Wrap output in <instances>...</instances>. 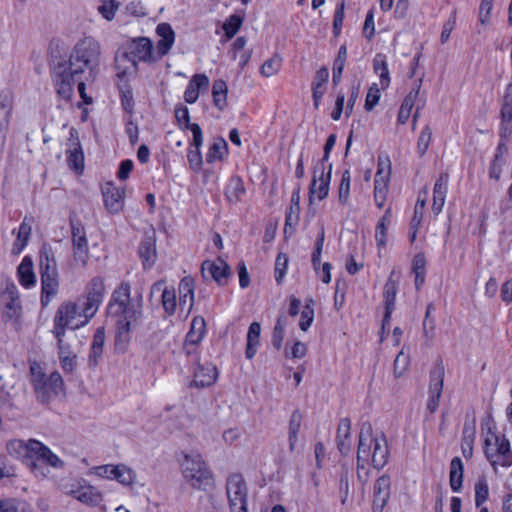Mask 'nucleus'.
Masks as SVG:
<instances>
[{"label":"nucleus","mask_w":512,"mask_h":512,"mask_svg":"<svg viewBox=\"0 0 512 512\" xmlns=\"http://www.w3.org/2000/svg\"><path fill=\"white\" fill-rule=\"evenodd\" d=\"M162 305L168 315H173L176 311L177 301L174 289L165 288L162 292Z\"/></svg>","instance_id":"51"},{"label":"nucleus","mask_w":512,"mask_h":512,"mask_svg":"<svg viewBox=\"0 0 512 512\" xmlns=\"http://www.w3.org/2000/svg\"><path fill=\"white\" fill-rule=\"evenodd\" d=\"M7 451L11 456L20 458L26 466V458L30 453V439L28 441L14 439L7 443Z\"/></svg>","instance_id":"40"},{"label":"nucleus","mask_w":512,"mask_h":512,"mask_svg":"<svg viewBox=\"0 0 512 512\" xmlns=\"http://www.w3.org/2000/svg\"><path fill=\"white\" fill-rule=\"evenodd\" d=\"M175 118L179 124L183 123L184 129H189L193 135V144L201 146L203 144V133L197 123L190 122L189 110L186 106L178 105L175 107Z\"/></svg>","instance_id":"28"},{"label":"nucleus","mask_w":512,"mask_h":512,"mask_svg":"<svg viewBox=\"0 0 512 512\" xmlns=\"http://www.w3.org/2000/svg\"><path fill=\"white\" fill-rule=\"evenodd\" d=\"M73 256L77 263L87 265L89 245L84 225L79 220L70 219Z\"/></svg>","instance_id":"12"},{"label":"nucleus","mask_w":512,"mask_h":512,"mask_svg":"<svg viewBox=\"0 0 512 512\" xmlns=\"http://www.w3.org/2000/svg\"><path fill=\"white\" fill-rule=\"evenodd\" d=\"M226 492L231 512H247V487L242 475L229 476Z\"/></svg>","instance_id":"10"},{"label":"nucleus","mask_w":512,"mask_h":512,"mask_svg":"<svg viewBox=\"0 0 512 512\" xmlns=\"http://www.w3.org/2000/svg\"><path fill=\"white\" fill-rule=\"evenodd\" d=\"M242 18L238 15H231L223 25V29L229 36L235 35L240 29Z\"/></svg>","instance_id":"63"},{"label":"nucleus","mask_w":512,"mask_h":512,"mask_svg":"<svg viewBox=\"0 0 512 512\" xmlns=\"http://www.w3.org/2000/svg\"><path fill=\"white\" fill-rule=\"evenodd\" d=\"M79 313L78 303L71 301L62 303L54 316L52 332L64 336L68 328L75 330L85 326L87 323H83V318L80 317Z\"/></svg>","instance_id":"8"},{"label":"nucleus","mask_w":512,"mask_h":512,"mask_svg":"<svg viewBox=\"0 0 512 512\" xmlns=\"http://www.w3.org/2000/svg\"><path fill=\"white\" fill-rule=\"evenodd\" d=\"M138 256L142 261L145 270L150 269L156 261V239L155 234L145 235L138 247Z\"/></svg>","instance_id":"24"},{"label":"nucleus","mask_w":512,"mask_h":512,"mask_svg":"<svg viewBox=\"0 0 512 512\" xmlns=\"http://www.w3.org/2000/svg\"><path fill=\"white\" fill-rule=\"evenodd\" d=\"M444 367L437 365L430 373L429 397L427 410L430 413L436 412L443 391Z\"/></svg>","instance_id":"19"},{"label":"nucleus","mask_w":512,"mask_h":512,"mask_svg":"<svg viewBox=\"0 0 512 512\" xmlns=\"http://www.w3.org/2000/svg\"><path fill=\"white\" fill-rule=\"evenodd\" d=\"M103 202L107 211L111 214H117L123 210L125 188L114 186L112 183H107L102 189Z\"/></svg>","instance_id":"21"},{"label":"nucleus","mask_w":512,"mask_h":512,"mask_svg":"<svg viewBox=\"0 0 512 512\" xmlns=\"http://www.w3.org/2000/svg\"><path fill=\"white\" fill-rule=\"evenodd\" d=\"M70 67L54 66L50 73L57 95L66 102L74 95L76 76L83 73L82 69L71 70Z\"/></svg>","instance_id":"9"},{"label":"nucleus","mask_w":512,"mask_h":512,"mask_svg":"<svg viewBox=\"0 0 512 512\" xmlns=\"http://www.w3.org/2000/svg\"><path fill=\"white\" fill-rule=\"evenodd\" d=\"M344 9H345V2L344 0L341 1L336 7L335 13H334V19H333V32L336 36H338L341 32L343 20H344Z\"/></svg>","instance_id":"61"},{"label":"nucleus","mask_w":512,"mask_h":512,"mask_svg":"<svg viewBox=\"0 0 512 512\" xmlns=\"http://www.w3.org/2000/svg\"><path fill=\"white\" fill-rule=\"evenodd\" d=\"M63 379L59 372L51 373L46 379L40 382V387L34 386L36 398L41 403H49L63 390Z\"/></svg>","instance_id":"16"},{"label":"nucleus","mask_w":512,"mask_h":512,"mask_svg":"<svg viewBox=\"0 0 512 512\" xmlns=\"http://www.w3.org/2000/svg\"><path fill=\"white\" fill-rule=\"evenodd\" d=\"M300 219V185H298L292 192L291 203L286 212L284 234L285 236H292L295 233L296 227Z\"/></svg>","instance_id":"23"},{"label":"nucleus","mask_w":512,"mask_h":512,"mask_svg":"<svg viewBox=\"0 0 512 512\" xmlns=\"http://www.w3.org/2000/svg\"><path fill=\"white\" fill-rule=\"evenodd\" d=\"M48 376L44 373L43 368L37 362H32L30 364V381L32 387L38 386L40 387V382L46 379Z\"/></svg>","instance_id":"60"},{"label":"nucleus","mask_w":512,"mask_h":512,"mask_svg":"<svg viewBox=\"0 0 512 512\" xmlns=\"http://www.w3.org/2000/svg\"><path fill=\"white\" fill-rule=\"evenodd\" d=\"M246 193L244 183L239 176H232L225 188L224 195L230 204L240 202Z\"/></svg>","instance_id":"34"},{"label":"nucleus","mask_w":512,"mask_h":512,"mask_svg":"<svg viewBox=\"0 0 512 512\" xmlns=\"http://www.w3.org/2000/svg\"><path fill=\"white\" fill-rule=\"evenodd\" d=\"M201 273L204 278L210 277L218 285L224 286L231 275V269L223 259L217 258L214 261L205 260L201 265Z\"/></svg>","instance_id":"18"},{"label":"nucleus","mask_w":512,"mask_h":512,"mask_svg":"<svg viewBox=\"0 0 512 512\" xmlns=\"http://www.w3.org/2000/svg\"><path fill=\"white\" fill-rule=\"evenodd\" d=\"M64 462L42 442L30 439V453L26 458V467L37 478H45L49 467L62 468Z\"/></svg>","instance_id":"4"},{"label":"nucleus","mask_w":512,"mask_h":512,"mask_svg":"<svg viewBox=\"0 0 512 512\" xmlns=\"http://www.w3.org/2000/svg\"><path fill=\"white\" fill-rule=\"evenodd\" d=\"M391 480L387 475L380 476L373 489L372 512H382L390 498Z\"/></svg>","instance_id":"22"},{"label":"nucleus","mask_w":512,"mask_h":512,"mask_svg":"<svg viewBox=\"0 0 512 512\" xmlns=\"http://www.w3.org/2000/svg\"><path fill=\"white\" fill-rule=\"evenodd\" d=\"M159 37L156 47L146 37L134 39L124 53L125 59L132 64L138 62H157L168 54L175 41V32L169 23H160L156 27Z\"/></svg>","instance_id":"2"},{"label":"nucleus","mask_w":512,"mask_h":512,"mask_svg":"<svg viewBox=\"0 0 512 512\" xmlns=\"http://www.w3.org/2000/svg\"><path fill=\"white\" fill-rule=\"evenodd\" d=\"M314 301L312 298L306 300V304L304 309L301 312V318L299 322V327L302 331H307L311 326L314 319Z\"/></svg>","instance_id":"48"},{"label":"nucleus","mask_w":512,"mask_h":512,"mask_svg":"<svg viewBox=\"0 0 512 512\" xmlns=\"http://www.w3.org/2000/svg\"><path fill=\"white\" fill-rule=\"evenodd\" d=\"M41 304L47 306L58 292V271L51 247H43L40 251Z\"/></svg>","instance_id":"5"},{"label":"nucleus","mask_w":512,"mask_h":512,"mask_svg":"<svg viewBox=\"0 0 512 512\" xmlns=\"http://www.w3.org/2000/svg\"><path fill=\"white\" fill-rule=\"evenodd\" d=\"M410 364V357L406 354L403 349L398 353L394 360L393 373L396 378L404 375Z\"/></svg>","instance_id":"54"},{"label":"nucleus","mask_w":512,"mask_h":512,"mask_svg":"<svg viewBox=\"0 0 512 512\" xmlns=\"http://www.w3.org/2000/svg\"><path fill=\"white\" fill-rule=\"evenodd\" d=\"M380 98V90L377 87V84H373L366 95L365 99V109L367 111H371L377 104Z\"/></svg>","instance_id":"62"},{"label":"nucleus","mask_w":512,"mask_h":512,"mask_svg":"<svg viewBox=\"0 0 512 512\" xmlns=\"http://www.w3.org/2000/svg\"><path fill=\"white\" fill-rule=\"evenodd\" d=\"M492 8L493 0L481 1L479 7V21L482 25H486L489 22Z\"/></svg>","instance_id":"64"},{"label":"nucleus","mask_w":512,"mask_h":512,"mask_svg":"<svg viewBox=\"0 0 512 512\" xmlns=\"http://www.w3.org/2000/svg\"><path fill=\"white\" fill-rule=\"evenodd\" d=\"M71 485H64L63 489L67 495H70L89 506H97L102 501L101 492L94 486L86 484L85 481Z\"/></svg>","instance_id":"15"},{"label":"nucleus","mask_w":512,"mask_h":512,"mask_svg":"<svg viewBox=\"0 0 512 512\" xmlns=\"http://www.w3.org/2000/svg\"><path fill=\"white\" fill-rule=\"evenodd\" d=\"M126 75H127L126 70L117 72V77L120 80L117 85H118V89H119V93H120V101H121L123 110L129 114H132L134 111L135 103H134L133 93H132L130 86L128 85L127 81L123 80Z\"/></svg>","instance_id":"32"},{"label":"nucleus","mask_w":512,"mask_h":512,"mask_svg":"<svg viewBox=\"0 0 512 512\" xmlns=\"http://www.w3.org/2000/svg\"><path fill=\"white\" fill-rule=\"evenodd\" d=\"M336 445L342 456L350 454L352 448L351 420L348 417L342 418L339 421L336 433Z\"/></svg>","instance_id":"26"},{"label":"nucleus","mask_w":512,"mask_h":512,"mask_svg":"<svg viewBox=\"0 0 512 512\" xmlns=\"http://www.w3.org/2000/svg\"><path fill=\"white\" fill-rule=\"evenodd\" d=\"M206 334V322L202 316H195L186 334L187 344L198 345Z\"/></svg>","instance_id":"36"},{"label":"nucleus","mask_w":512,"mask_h":512,"mask_svg":"<svg viewBox=\"0 0 512 512\" xmlns=\"http://www.w3.org/2000/svg\"><path fill=\"white\" fill-rule=\"evenodd\" d=\"M17 276L20 284L25 288H30L36 284V276L31 257L25 256L22 259L17 268Z\"/></svg>","instance_id":"33"},{"label":"nucleus","mask_w":512,"mask_h":512,"mask_svg":"<svg viewBox=\"0 0 512 512\" xmlns=\"http://www.w3.org/2000/svg\"><path fill=\"white\" fill-rule=\"evenodd\" d=\"M105 292V282L101 276L91 278L86 284L83 294L77 299L80 307L79 315L83 318V323H89L96 315L103 303Z\"/></svg>","instance_id":"7"},{"label":"nucleus","mask_w":512,"mask_h":512,"mask_svg":"<svg viewBox=\"0 0 512 512\" xmlns=\"http://www.w3.org/2000/svg\"><path fill=\"white\" fill-rule=\"evenodd\" d=\"M286 322H287L286 317L279 316L277 318L276 324L274 326L271 343H272V346L276 350H280L282 348Z\"/></svg>","instance_id":"47"},{"label":"nucleus","mask_w":512,"mask_h":512,"mask_svg":"<svg viewBox=\"0 0 512 512\" xmlns=\"http://www.w3.org/2000/svg\"><path fill=\"white\" fill-rule=\"evenodd\" d=\"M449 174L441 173L433 188L432 212L435 216L442 212L448 192Z\"/></svg>","instance_id":"27"},{"label":"nucleus","mask_w":512,"mask_h":512,"mask_svg":"<svg viewBox=\"0 0 512 512\" xmlns=\"http://www.w3.org/2000/svg\"><path fill=\"white\" fill-rule=\"evenodd\" d=\"M200 147L201 146H197L192 142L187 151V160L189 166L195 172H198L201 169L203 163Z\"/></svg>","instance_id":"49"},{"label":"nucleus","mask_w":512,"mask_h":512,"mask_svg":"<svg viewBox=\"0 0 512 512\" xmlns=\"http://www.w3.org/2000/svg\"><path fill=\"white\" fill-rule=\"evenodd\" d=\"M119 4L115 0H104L98 7V12L108 21L115 17Z\"/></svg>","instance_id":"58"},{"label":"nucleus","mask_w":512,"mask_h":512,"mask_svg":"<svg viewBox=\"0 0 512 512\" xmlns=\"http://www.w3.org/2000/svg\"><path fill=\"white\" fill-rule=\"evenodd\" d=\"M389 210L385 212V215L379 220L375 229V240L378 247H384L387 243V222H388Z\"/></svg>","instance_id":"53"},{"label":"nucleus","mask_w":512,"mask_h":512,"mask_svg":"<svg viewBox=\"0 0 512 512\" xmlns=\"http://www.w3.org/2000/svg\"><path fill=\"white\" fill-rule=\"evenodd\" d=\"M389 448L386 435L381 433L379 436L373 435V428L369 422L361 424L358 447H357V475L360 480L366 481L368 471L362 477L361 471L368 465L381 470L388 462Z\"/></svg>","instance_id":"1"},{"label":"nucleus","mask_w":512,"mask_h":512,"mask_svg":"<svg viewBox=\"0 0 512 512\" xmlns=\"http://www.w3.org/2000/svg\"><path fill=\"white\" fill-rule=\"evenodd\" d=\"M0 512H33L32 507L15 498H0Z\"/></svg>","instance_id":"42"},{"label":"nucleus","mask_w":512,"mask_h":512,"mask_svg":"<svg viewBox=\"0 0 512 512\" xmlns=\"http://www.w3.org/2000/svg\"><path fill=\"white\" fill-rule=\"evenodd\" d=\"M186 482L198 490H207L213 485V474L199 454H185L181 462Z\"/></svg>","instance_id":"6"},{"label":"nucleus","mask_w":512,"mask_h":512,"mask_svg":"<svg viewBox=\"0 0 512 512\" xmlns=\"http://www.w3.org/2000/svg\"><path fill=\"white\" fill-rule=\"evenodd\" d=\"M420 68H422V66H410V71L408 73L409 77L413 78L417 75H420V77L415 80V87L405 97V99L399 109L398 117H397V121L399 124H405L408 121V119L411 115V110L414 106V102L419 94L420 86L422 83V76H423V72H421V73L419 72Z\"/></svg>","instance_id":"17"},{"label":"nucleus","mask_w":512,"mask_h":512,"mask_svg":"<svg viewBox=\"0 0 512 512\" xmlns=\"http://www.w3.org/2000/svg\"><path fill=\"white\" fill-rule=\"evenodd\" d=\"M501 118L504 121H512V82L507 85L503 96Z\"/></svg>","instance_id":"50"},{"label":"nucleus","mask_w":512,"mask_h":512,"mask_svg":"<svg viewBox=\"0 0 512 512\" xmlns=\"http://www.w3.org/2000/svg\"><path fill=\"white\" fill-rule=\"evenodd\" d=\"M388 183L385 180H374V201L378 208H382L386 201Z\"/></svg>","instance_id":"52"},{"label":"nucleus","mask_w":512,"mask_h":512,"mask_svg":"<svg viewBox=\"0 0 512 512\" xmlns=\"http://www.w3.org/2000/svg\"><path fill=\"white\" fill-rule=\"evenodd\" d=\"M377 172L375 174V180H385L389 182L390 174H391V163L389 158L383 160L381 157H378V165Z\"/></svg>","instance_id":"59"},{"label":"nucleus","mask_w":512,"mask_h":512,"mask_svg":"<svg viewBox=\"0 0 512 512\" xmlns=\"http://www.w3.org/2000/svg\"><path fill=\"white\" fill-rule=\"evenodd\" d=\"M261 326L258 322H252L248 328L245 356L252 359L260 342Z\"/></svg>","instance_id":"37"},{"label":"nucleus","mask_w":512,"mask_h":512,"mask_svg":"<svg viewBox=\"0 0 512 512\" xmlns=\"http://www.w3.org/2000/svg\"><path fill=\"white\" fill-rule=\"evenodd\" d=\"M332 164L323 165L316 163L313 168V178L309 187V202L312 203L314 196L319 201L325 199L329 192L331 182Z\"/></svg>","instance_id":"11"},{"label":"nucleus","mask_w":512,"mask_h":512,"mask_svg":"<svg viewBox=\"0 0 512 512\" xmlns=\"http://www.w3.org/2000/svg\"><path fill=\"white\" fill-rule=\"evenodd\" d=\"M488 432L492 435L496 450L493 451L500 458L498 461V465L502 467L509 468L512 466V450L509 439L505 436H499L496 433L492 432L491 428H489Z\"/></svg>","instance_id":"29"},{"label":"nucleus","mask_w":512,"mask_h":512,"mask_svg":"<svg viewBox=\"0 0 512 512\" xmlns=\"http://www.w3.org/2000/svg\"><path fill=\"white\" fill-rule=\"evenodd\" d=\"M288 264V258L286 254L279 253L275 260V280L278 284H280L285 276L286 269Z\"/></svg>","instance_id":"57"},{"label":"nucleus","mask_w":512,"mask_h":512,"mask_svg":"<svg viewBox=\"0 0 512 512\" xmlns=\"http://www.w3.org/2000/svg\"><path fill=\"white\" fill-rule=\"evenodd\" d=\"M194 288V280L190 276L182 278L178 286L179 296L189 297V304L186 310V316L189 315L194 306Z\"/></svg>","instance_id":"43"},{"label":"nucleus","mask_w":512,"mask_h":512,"mask_svg":"<svg viewBox=\"0 0 512 512\" xmlns=\"http://www.w3.org/2000/svg\"><path fill=\"white\" fill-rule=\"evenodd\" d=\"M351 173L349 169H345L342 173L341 181L338 187V201L341 205L346 206L350 199Z\"/></svg>","instance_id":"44"},{"label":"nucleus","mask_w":512,"mask_h":512,"mask_svg":"<svg viewBox=\"0 0 512 512\" xmlns=\"http://www.w3.org/2000/svg\"><path fill=\"white\" fill-rule=\"evenodd\" d=\"M227 148V142L223 138L217 139L209 147L206 154V161L208 163H213L216 160H222L224 155L227 154Z\"/></svg>","instance_id":"45"},{"label":"nucleus","mask_w":512,"mask_h":512,"mask_svg":"<svg viewBox=\"0 0 512 512\" xmlns=\"http://www.w3.org/2000/svg\"><path fill=\"white\" fill-rule=\"evenodd\" d=\"M489 486L485 479H480L475 484V505L481 507L484 502L488 499Z\"/></svg>","instance_id":"56"},{"label":"nucleus","mask_w":512,"mask_h":512,"mask_svg":"<svg viewBox=\"0 0 512 512\" xmlns=\"http://www.w3.org/2000/svg\"><path fill=\"white\" fill-rule=\"evenodd\" d=\"M431 139H432V130L428 125H426L421 130L420 135L418 137V141H417V152L420 157L424 156L425 153L427 152L428 147L431 142Z\"/></svg>","instance_id":"55"},{"label":"nucleus","mask_w":512,"mask_h":512,"mask_svg":"<svg viewBox=\"0 0 512 512\" xmlns=\"http://www.w3.org/2000/svg\"><path fill=\"white\" fill-rule=\"evenodd\" d=\"M67 162L71 169L82 172L84 169V153L80 143L78 131L71 128L69 132V146L66 150Z\"/></svg>","instance_id":"20"},{"label":"nucleus","mask_w":512,"mask_h":512,"mask_svg":"<svg viewBox=\"0 0 512 512\" xmlns=\"http://www.w3.org/2000/svg\"><path fill=\"white\" fill-rule=\"evenodd\" d=\"M302 413L300 410H294L290 416L289 426H288V442H289V450L293 452L295 450V446L298 440V432L302 423Z\"/></svg>","instance_id":"38"},{"label":"nucleus","mask_w":512,"mask_h":512,"mask_svg":"<svg viewBox=\"0 0 512 512\" xmlns=\"http://www.w3.org/2000/svg\"><path fill=\"white\" fill-rule=\"evenodd\" d=\"M0 303L4 307V317L9 320H18L22 313V304L17 286L8 281L0 292Z\"/></svg>","instance_id":"14"},{"label":"nucleus","mask_w":512,"mask_h":512,"mask_svg":"<svg viewBox=\"0 0 512 512\" xmlns=\"http://www.w3.org/2000/svg\"><path fill=\"white\" fill-rule=\"evenodd\" d=\"M218 376L216 366L212 364L208 365H198L197 369L194 372V379L191 383V386L195 387H208L215 383Z\"/></svg>","instance_id":"30"},{"label":"nucleus","mask_w":512,"mask_h":512,"mask_svg":"<svg viewBox=\"0 0 512 512\" xmlns=\"http://www.w3.org/2000/svg\"><path fill=\"white\" fill-rule=\"evenodd\" d=\"M107 314L115 320V325L133 327L143 316L142 294L132 299L129 282L122 281L111 294Z\"/></svg>","instance_id":"3"},{"label":"nucleus","mask_w":512,"mask_h":512,"mask_svg":"<svg viewBox=\"0 0 512 512\" xmlns=\"http://www.w3.org/2000/svg\"><path fill=\"white\" fill-rule=\"evenodd\" d=\"M116 326V334H115V350L119 353H125L127 351L128 345L131 341V331L132 326H124V325H115Z\"/></svg>","instance_id":"41"},{"label":"nucleus","mask_w":512,"mask_h":512,"mask_svg":"<svg viewBox=\"0 0 512 512\" xmlns=\"http://www.w3.org/2000/svg\"><path fill=\"white\" fill-rule=\"evenodd\" d=\"M329 75V70L325 66H322L315 73V76L311 83L313 105L315 109L319 108L321 100L325 93L327 92Z\"/></svg>","instance_id":"25"},{"label":"nucleus","mask_w":512,"mask_h":512,"mask_svg":"<svg viewBox=\"0 0 512 512\" xmlns=\"http://www.w3.org/2000/svg\"><path fill=\"white\" fill-rule=\"evenodd\" d=\"M464 465L460 457L452 458L450 462L449 484L453 492H460L463 485Z\"/></svg>","instance_id":"35"},{"label":"nucleus","mask_w":512,"mask_h":512,"mask_svg":"<svg viewBox=\"0 0 512 512\" xmlns=\"http://www.w3.org/2000/svg\"><path fill=\"white\" fill-rule=\"evenodd\" d=\"M227 84L225 81L218 79L212 85L213 104L220 111L224 110L227 106Z\"/></svg>","instance_id":"39"},{"label":"nucleus","mask_w":512,"mask_h":512,"mask_svg":"<svg viewBox=\"0 0 512 512\" xmlns=\"http://www.w3.org/2000/svg\"><path fill=\"white\" fill-rule=\"evenodd\" d=\"M112 480H117L123 485H130L133 483L135 474L132 469L124 464L113 465Z\"/></svg>","instance_id":"46"},{"label":"nucleus","mask_w":512,"mask_h":512,"mask_svg":"<svg viewBox=\"0 0 512 512\" xmlns=\"http://www.w3.org/2000/svg\"><path fill=\"white\" fill-rule=\"evenodd\" d=\"M394 276L395 272L392 271L383 287V299L387 317L395 310L396 295L398 292V281L394 278Z\"/></svg>","instance_id":"31"},{"label":"nucleus","mask_w":512,"mask_h":512,"mask_svg":"<svg viewBox=\"0 0 512 512\" xmlns=\"http://www.w3.org/2000/svg\"><path fill=\"white\" fill-rule=\"evenodd\" d=\"M101 57V46L93 37L79 40L71 54V59L82 64H97Z\"/></svg>","instance_id":"13"}]
</instances>
